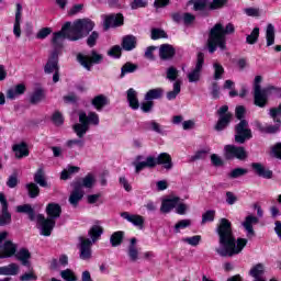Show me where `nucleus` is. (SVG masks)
<instances>
[{
  "label": "nucleus",
  "mask_w": 281,
  "mask_h": 281,
  "mask_svg": "<svg viewBox=\"0 0 281 281\" xmlns=\"http://www.w3.org/2000/svg\"><path fill=\"white\" fill-rule=\"evenodd\" d=\"M216 234L218 236V243L222 248L216 249V254L222 258H232L243 252V249L247 247L249 240L247 238L238 237L234 235V228L229 220L222 217L216 227Z\"/></svg>",
  "instance_id": "obj_1"
},
{
  "label": "nucleus",
  "mask_w": 281,
  "mask_h": 281,
  "mask_svg": "<svg viewBox=\"0 0 281 281\" xmlns=\"http://www.w3.org/2000/svg\"><path fill=\"white\" fill-rule=\"evenodd\" d=\"M93 27H95V22L91 19H79L74 24L66 22L60 31L53 33L52 45H57L63 49L65 40L72 43L81 41L93 32Z\"/></svg>",
  "instance_id": "obj_2"
},
{
  "label": "nucleus",
  "mask_w": 281,
  "mask_h": 281,
  "mask_svg": "<svg viewBox=\"0 0 281 281\" xmlns=\"http://www.w3.org/2000/svg\"><path fill=\"white\" fill-rule=\"evenodd\" d=\"M234 32H236L234 24L228 23L224 26L222 23H216L209 32L206 42L209 54H214L218 48L221 52H225L227 49V35L234 34Z\"/></svg>",
  "instance_id": "obj_3"
},
{
  "label": "nucleus",
  "mask_w": 281,
  "mask_h": 281,
  "mask_svg": "<svg viewBox=\"0 0 281 281\" xmlns=\"http://www.w3.org/2000/svg\"><path fill=\"white\" fill-rule=\"evenodd\" d=\"M15 212L18 214H26L31 222L37 221V225L41 227V236H52V232L56 227V221L45 217L43 214H37L36 216V211L32 207V204L18 205Z\"/></svg>",
  "instance_id": "obj_4"
},
{
  "label": "nucleus",
  "mask_w": 281,
  "mask_h": 281,
  "mask_svg": "<svg viewBox=\"0 0 281 281\" xmlns=\"http://www.w3.org/2000/svg\"><path fill=\"white\" fill-rule=\"evenodd\" d=\"M104 234V228L100 225H93L89 232L88 235L91 239L79 237V258L80 260H91V256L93 255V251L91 250V247H93V243H98L100 240V237Z\"/></svg>",
  "instance_id": "obj_5"
},
{
  "label": "nucleus",
  "mask_w": 281,
  "mask_h": 281,
  "mask_svg": "<svg viewBox=\"0 0 281 281\" xmlns=\"http://www.w3.org/2000/svg\"><path fill=\"white\" fill-rule=\"evenodd\" d=\"M260 82H262V76H256L254 83V104L255 106H259V109H265V106L269 104V95H271L273 91L279 92L280 88L274 86L262 88Z\"/></svg>",
  "instance_id": "obj_6"
},
{
  "label": "nucleus",
  "mask_w": 281,
  "mask_h": 281,
  "mask_svg": "<svg viewBox=\"0 0 281 281\" xmlns=\"http://www.w3.org/2000/svg\"><path fill=\"white\" fill-rule=\"evenodd\" d=\"M216 115L218 116L217 122L214 125V131L216 133H223V131H227L229 124H232V120H234V114L229 112L228 105H222Z\"/></svg>",
  "instance_id": "obj_7"
},
{
  "label": "nucleus",
  "mask_w": 281,
  "mask_h": 281,
  "mask_svg": "<svg viewBox=\"0 0 281 281\" xmlns=\"http://www.w3.org/2000/svg\"><path fill=\"white\" fill-rule=\"evenodd\" d=\"M102 60H104V56L99 54L95 49L91 50L90 56L82 53L77 54V63H79L83 69H87V71H91V67H93V65H100Z\"/></svg>",
  "instance_id": "obj_8"
},
{
  "label": "nucleus",
  "mask_w": 281,
  "mask_h": 281,
  "mask_svg": "<svg viewBox=\"0 0 281 281\" xmlns=\"http://www.w3.org/2000/svg\"><path fill=\"white\" fill-rule=\"evenodd\" d=\"M224 157L227 161H232V159H238L239 161H245L249 155L247 154V149L243 146L236 145H226L224 147Z\"/></svg>",
  "instance_id": "obj_9"
},
{
  "label": "nucleus",
  "mask_w": 281,
  "mask_h": 281,
  "mask_svg": "<svg viewBox=\"0 0 281 281\" xmlns=\"http://www.w3.org/2000/svg\"><path fill=\"white\" fill-rule=\"evenodd\" d=\"M53 45V52L50 53L47 63L44 66V74H54L55 71H60V66L58 65V56L63 52V48L57 44Z\"/></svg>",
  "instance_id": "obj_10"
},
{
  "label": "nucleus",
  "mask_w": 281,
  "mask_h": 281,
  "mask_svg": "<svg viewBox=\"0 0 281 281\" xmlns=\"http://www.w3.org/2000/svg\"><path fill=\"white\" fill-rule=\"evenodd\" d=\"M254 134L251 133V128H249L248 121H239L237 125H235V142L236 144H245L247 139H251Z\"/></svg>",
  "instance_id": "obj_11"
},
{
  "label": "nucleus",
  "mask_w": 281,
  "mask_h": 281,
  "mask_svg": "<svg viewBox=\"0 0 281 281\" xmlns=\"http://www.w3.org/2000/svg\"><path fill=\"white\" fill-rule=\"evenodd\" d=\"M124 25V14L122 13H111L104 16L103 30L109 32L111 27H122Z\"/></svg>",
  "instance_id": "obj_12"
},
{
  "label": "nucleus",
  "mask_w": 281,
  "mask_h": 281,
  "mask_svg": "<svg viewBox=\"0 0 281 281\" xmlns=\"http://www.w3.org/2000/svg\"><path fill=\"white\" fill-rule=\"evenodd\" d=\"M271 120L274 122V125L271 124H262L258 122L256 124L258 131L260 133H265L266 135H276V133H280V126H281V120L280 117H271Z\"/></svg>",
  "instance_id": "obj_13"
},
{
  "label": "nucleus",
  "mask_w": 281,
  "mask_h": 281,
  "mask_svg": "<svg viewBox=\"0 0 281 281\" xmlns=\"http://www.w3.org/2000/svg\"><path fill=\"white\" fill-rule=\"evenodd\" d=\"M162 166L165 170H172L175 164L172 162V156L168 153H161L158 157H154V168Z\"/></svg>",
  "instance_id": "obj_14"
},
{
  "label": "nucleus",
  "mask_w": 281,
  "mask_h": 281,
  "mask_svg": "<svg viewBox=\"0 0 281 281\" xmlns=\"http://www.w3.org/2000/svg\"><path fill=\"white\" fill-rule=\"evenodd\" d=\"M72 191L69 195L68 202L72 207H78V203H80L81 199H85V191L80 189V184H72L71 182Z\"/></svg>",
  "instance_id": "obj_15"
},
{
  "label": "nucleus",
  "mask_w": 281,
  "mask_h": 281,
  "mask_svg": "<svg viewBox=\"0 0 281 281\" xmlns=\"http://www.w3.org/2000/svg\"><path fill=\"white\" fill-rule=\"evenodd\" d=\"M177 55V49L170 44H161L159 46V58L160 60H172Z\"/></svg>",
  "instance_id": "obj_16"
},
{
  "label": "nucleus",
  "mask_w": 281,
  "mask_h": 281,
  "mask_svg": "<svg viewBox=\"0 0 281 281\" xmlns=\"http://www.w3.org/2000/svg\"><path fill=\"white\" fill-rule=\"evenodd\" d=\"M45 212L47 218H50V221H56L57 218H60V215L63 214V206L56 202H50L46 205Z\"/></svg>",
  "instance_id": "obj_17"
},
{
  "label": "nucleus",
  "mask_w": 281,
  "mask_h": 281,
  "mask_svg": "<svg viewBox=\"0 0 281 281\" xmlns=\"http://www.w3.org/2000/svg\"><path fill=\"white\" fill-rule=\"evenodd\" d=\"M121 217L127 221L128 223H132V225H134L135 227H138V229H144V216L131 214L128 212H122Z\"/></svg>",
  "instance_id": "obj_18"
},
{
  "label": "nucleus",
  "mask_w": 281,
  "mask_h": 281,
  "mask_svg": "<svg viewBox=\"0 0 281 281\" xmlns=\"http://www.w3.org/2000/svg\"><path fill=\"white\" fill-rule=\"evenodd\" d=\"M1 207L0 227H5V225H10V223H12V214L8 211V207H10L8 199L1 202Z\"/></svg>",
  "instance_id": "obj_19"
},
{
  "label": "nucleus",
  "mask_w": 281,
  "mask_h": 281,
  "mask_svg": "<svg viewBox=\"0 0 281 281\" xmlns=\"http://www.w3.org/2000/svg\"><path fill=\"white\" fill-rule=\"evenodd\" d=\"M14 258L21 262L22 267H32V263L30 262L32 252H30V249L25 247L20 248L19 251H15Z\"/></svg>",
  "instance_id": "obj_20"
},
{
  "label": "nucleus",
  "mask_w": 281,
  "mask_h": 281,
  "mask_svg": "<svg viewBox=\"0 0 281 281\" xmlns=\"http://www.w3.org/2000/svg\"><path fill=\"white\" fill-rule=\"evenodd\" d=\"M179 201H181V198L179 196H172L162 200L160 212H162V214H170V212H172V210L179 205Z\"/></svg>",
  "instance_id": "obj_21"
},
{
  "label": "nucleus",
  "mask_w": 281,
  "mask_h": 281,
  "mask_svg": "<svg viewBox=\"0 0 281 281\" xmlns=\"http://www.w3.org/2000/svg\"><path fill=\"white\" fill-rule=\"evenodd\" d=\"M258 223V217L254 215L246 216L243 222V227L247 232V238H254L256 236V231H254V225Z\"/></svg>",
  "instance_id": "obj_22"
},
{
  "label": "nucleus",
  "mask_w": 281,
  "mask_h": 281,
  "mask_svg": "<svg viewBox=\"0 0 281 281\" xmlns=\"http://www.w3.org/2000/svg\"><path fill=\"white\" fill-rule=\"evenodd\" d=\"M251 168L257 177H261L262 179H273V171L265 168L262 164L252 162Z\"/></svg>",
  "instance_id": "obj_23"
},
{
  "label": "nucleus",
  "mask_w": 281,
  "mask_h": 281,
  "mask_svg": "<svg viewBox=\"0 0 281 281\" xmlns=\"http://www.w3.org/2000/svg\"><path fill=\"white\" fill-rule=\"evenodd\" d=\"M16 248V244H13L12 240H5L2 247V251H0V260L3 258H12V256H15Z\"/></svg>",
  "instance_id": "obj_24"
},
{
  "label": "nucleus",
  "mask_w": 281,
  "mask_h": 281,
  "mask_svg": "<svg viewBox=\"0 0 281 281\" xmlns=\"http://www.w3.org/2000/svg\"><path fill=\"white\" fill-rule=\"evenodd\" d=\"M72 186H79V190H82V188L91 190V188L95 186V176H93V173H88L81 180L74 181Z\"/></svg>",
  "instance_id": "obj_25"
},
{
  "label": "nucleus",
  "mask_w": 281,
  "mask_h": 281,
  "mask_svg": "<svg viewBox=\"0 0 281 281\" xmlns=\"http://www.w3.org/2000/svg\"><path fill=\"white\" fill-rule=\"evenodd\" d=\"M121 48H123L124 52H133V49L137 48V37H135V35L123 36Z\"/></svg>",
  "instance_id": "obj_26"
},
{
  "label": "nucleus",
  "mask_w": 281,
  "mask_h": 281,
  "mask_svg": "<svg viewBox=\"0 0 281 281\" xmlns=\"http://www.w3.org/2000/svg\"><path fill=\"white\" fill-rule=\"evenodd\" d=\"M137 238L133 237L130 239L127 247V256L131 262H137L139 260V250H137Z\"/></svg>",
  "instance_id": "obj_27"
},
{
  "label": "nucleus",
  "mask_w": 281,
  "mask_h": 281,
  "mask_svg": "<svg viewBox=\"0 0 281 281\" xmlns=\"http://www.w3.org/2000/svg\"><path fill=\"white\" fill-rule=\"evenodd\" d=\"M23 14V5L16 3L15 22L13 25V34L16 38H21V16Z\"/></svg>",
  "instance_id": "obj_28"
},
{
  "label": "nucleus",
  "mask_w": 281,
  "mask_h": 281,
  "mask_svg": "<svg viewBox=\"0 0 281 281\" xmlns=\"http://www.w3.org/2000/svg\"><path fill=\"white\" fill-rule=\"evenodd\" d=\"M134 166L136 175L146 168L153 169L155 168V156H147L145 161L134 162Z\"/></svg>",
  "instance_id": "obj_29"
},
{
  "label": "nucleus",
  "mask_w": 281,
  "mask_h": 281,
  "mask_svg": "<svg viewBox=\"0 0 281 281\" xmlns=\"http://www.w3.org/2000/svg\"><path fill=\"white\" fill-rule=\"evenodd\" d=\"M72 130H74V133H76L77 137L82 139V137L87 135V132L89 131V126L87 125V122L85 121V119L79 116V123H76L72 126Z\"/></svg>",
  "instance_id": "obj_30"
},
{
  "label": "nucleus",
  "mask_w": 281,
  "mask_h": 281,
  "mask_svg": "<svg viewBox=\"0 0 281 281\" xmlns=\"http://www.w3.org/2000/svg\"><path fill=\"white\" fill-rule=\"evenodd\" d=\"M79 117L83 119V122H86L87 126L90 124L98 126V124H100V116L95 112H89L88 115L87 112H79Z\"/></svg>",
  "instance_id": "obj_31"
},
{
  "label": "nucleus",
  "mask_w": 281,
  "mask_h": 281,
  "mask_svg": "<svg viewBox=\"0 0 281 281\" xmlns=\"http://www.w3.org/2000/svg\"><path fill=\"white\" fill-rule=\"evenodd\" d=\"M13 151L15 153V157L18 159H23V157H30V148L25 142L20 144H15L13 146Z\"/></svg>",
  "instance_id": "obj_32"
},
{
  "label": "nucleus",
  "mask_w": 281,
  "mask_h": 281,
  "mask_svg": "<svg viewBox=\"0 0 281 281\" xmlns=\"http://www.w3.org/2000/svg\"><path fill=\"white\" fill-rule=\"evenodd\" d=\"M25 91H26L25 86L23 83H19L13 89H9L7 91V98L9 100H16L18 95H23Z\"/></svg>",
  "instance_id": "obj_33"
},
{
  "label": "nucleus",
  "mask_w": 281,
  "mask_h": 281,
  "mask_svg": "<svg viewBox=\"0 0 281 281\" xmlns=\"http://www.w3.org/2000/svg\"><path fill=\"white\" fill-rule=\"evenodd\" d=\"M91 104L97 111H102L109 104V99L104 94H98L91 100Z\"/></svg>",
  "instance_id": "obj_34"
},
{
  "label": "nucleus",
  "mask_w": 281,
  "mask_h": 281,
  "mask_svg": "<svg viewBox=\"0 0 281 281\" xmlns=\"http://www.w3.org/2000/svg\"><path fill=\"white\" fill-rule=\"evenodd\" d=\"M127 102L133 111H137L139 109V99H137V91L135 89L130 88L127 90Z\"/></svg>",
  "instance_id": "obj_35"
},
{
  "label": "nucleus",
  "mask_w": 281,
  "mask_h": 281,
  "mask_svg": "<svg viewBox=\"0 0 281 281\" xmlns=\"http://www.w3.org/2000/svg\"><path fill=\"white\" fill-rule=\"evenodd\" d=\"M34 182L41 188H48L49 184L47 183V179H45V170L43 168H38L34 173Z\"/></svg>",
  "instance_id": "obj_36"
},
{
  "label": "nucleus",
  "mask_w": 281,
  "mask_h": 281,
  "mask_svg": "<svg viewBox=\"0 0 281 281\" xmlns=\"http://www.w3.org/2000/svg\"><path fill=\"white\" fill-rule=\"evenodd\" d=\"M124 231H116L110 237V244L112 247H120L124 243Z\"/></svg>",
  "instance_id": "obj_37"
},
{
  "label": "nucleus",
  "mask_w": 281,
  "mask_h": 281,
  "mask_svg": "<svg viewBox=\"0 0 281 281\" xmlns=\"http://www.w3.org/2000/svg\"><path fill=\"white\" fill-rule=\"evenodd\" d=\"M25 188L29 199H37V196H41V188L38 187V184L30 182L25 184Z\"/></svg>",
  "instance_id": "obj_38"
},
{
  "label": "nucleus",
  "mask_w": 281,
  "mask_h": 281,
  "mask_svg": "<svg viewBox=\"0 0 281 281\" xmlns=\"http://www.w3.org/2000/svg\"><path fill=\"white\" fill-rule=\"evenodd\" d=\"M19 274V265L10 263L4 267H0V276H18Z\"/></svg>",
  "instance_id": "obj_39"
},
{
  "label": "nucleus",
  "mask_w": 281,
  "mask_h": 281,
  "mask_svg": "<svg viewBox=\"0 0 281 281\" xmlns=\"http://www.w3.org/2000/svg\"><path fill=\"white\" fill-rule=\"evenodd\" d=\"M138 69H139V66L137 64L126 61L121 68L120 78H124L126 74H135Z\"/></svg>",
  "instance_id": "obj_40"
},
{
  "label": "nucleus",
  "mask_w": 281,
  "mask_h": 281,
  "mask_svg": "<svg viewBox=\"0 0 281 281\" xmlns=\"http://www.w3.org/2000/svg\"><path fill=\"white\" fill-rule=\"evenodd\" d=\"M160 98H164L162 88L150 89L145 94V100H149L151 102L153 100H160Z\"/></svg>",
  "instance_id": "obj_41"
},
{
  "label": "nucleus",
  "mask_w": 281,
  "mask_h": 281,
  "mask_svg": "<svg viewBox=\"0 0 281 281\" xmlns=\"http://www.w3.org/2000/svg\"><path fill=\"white\" fill-rule=\"evenodd\" d=\"M267 47H271L276 43V26L268 24L266 30Z\"/></svg>",
  "instance_id": "obj_42"
},
{
  "label": "nucleus",
  "mask_w": 281,
  "mask_h": 281,
  "mask_svg": "<svg viewBox=\"0 0 281 281\" xmlns=\"http://www.w3.org/2000/svg\"><path fill=\"white\" fill-rule=\"evenodd\" d=\"M80 172V167L68 166V169H64L60 173L61 181H67V179H71V175H76Z\"/></svg>",
  "instance_id": "obj_43"
},
{
  "label": "nucleus",
  "mask_w": 281,
  "mask_h": 281,
  "mask_svg": "<svg viewBox=\"0 0 281 281\" xmlns=\"http://www.w3.org/2000/svg\"><path fill=\"white\" fill-rule=\"evenodd\" d=\"M249 276L255 279L262 278V276H265V265L262 263L255 265L249 270Z\"/></svg>",
  "instance_id": "obj_44"
},
{
  "label": "nucleus",
  "mask_w": 281,
  "mask_h": 281,
  "mask_svg": "<svg viewBox=\"0 0 281 281\" xmlns=\"http://www.w3.org/2000/svg\"><path fill=\"white\" fill-rule=\"evenodd\" d=\"M181 93V81L177 80L173 83V90L167 92V100H177V95Z\"/></svg>",
  "instance_id": "obj_45"
},
{
  "label": "nucleus",
  "mask_w": 281,
  "mask_h": 281,
  "mask_svg": "<svg viewBox=\"0 0 281 281\" xmlns=\"http://www.w3.org/2000/svg\"><path fill=\"white\" fill-rule=\"evenodd\" d=\"M43 98H45V91L43 89L38 88L36 89L30 97V103L31 104H38L43 101Z\"/></svg>",
  "instance_id": "obj_46"
},
{
  "label": "nucleus",
  "mask_w": 281,
  "mask_h": 281,
  "mask_svg": "<svg viewBox=\"0 0 281 281\" xmlns=\"http://www.w3.org/2000/svg\"><path fill=\"white\" fill-rule=\"evenodd\" d=\"M258 38H260V27L256 26L249 35L246 37V43L248 45H256L258 43Z\"/></svg>",
  "instance_id": "obj_47"
},
{
  "label": "nucleus",
  "mask_w": 281,
  "mask_h": 281,
  "mask_svg": "<svg viewBox=\"0 0 281 281\" xmlns=\"http://www.w3.org/2000/svg\"><path fill=\"white\" fill-rule=\"evenodd\" d=\"M122 46L113 45L106 54L110 58H113L114 60H120V58H122Z\"/></svg>",
  "instance_id": "obj_48"
},
{
  "label": "nucleus",
  "mask_w": 281,
  "mask_h": 281,
  "mask_svg": "<svg viewBox=\"0 0 281 281\" xmlns=\"http://www.w3.org/2000/svg\"><path fill=\"white\" fill-rule=\"evenodd\" d=\"M215 218H216V211L209 210L202 214L201 225H205V223H214Z\"/></svg>",
  "instance_id": "obj_49"
},
{
  "label": "nucleus",
  "mask_w": 281,
  "mask_h": 281,
  "mask_svg": "<svg viewBox=\"0 0 281 281\" xmlns=\"http://www.w3.org/2000/svg\"><path fill=\"white\" fill-rule=\"evenodd\" d=\"M151 41H159V38H168V33L161 29H151Z\"/></svg>",
  "instance_id": "obj_50"
},
{
  "label": "nucleus",
  "mask_w": 281,
  "mask_h": 281,
  "mask_svg": "<svg viewBox=\"0 0 281 281\" xmlns=\"http://www.w3.org/2000/svg\"><path fill=\"white\" fill-rule=\"evenodd\" d=\"M248 170L245 168H235L228 173V179H238L240 177H245Z\"/></svg>",
  "instance_id": "obj_51"
},
{
  "label": "nucleus",
  "mask_w": 281,
  "mask_h": 281,
  "mask_svg": "<svg viewBox=\"0 0 281 281\" xmlns=\"http://www.w3.org/2000/svg\"><path fill=\"white\" fill-rule=\"evenodd\" d=\"M229 0H213L209 4V10H223Z\"/></svg>",
  "instance_id": "obj_52"
},
{
  "label": "nucleus",
  "mask_w": 281,
  "mask_h": 281,
  "mask_svg": "<svg viewBox=\"0 0 281 281\" xmlns=\"http://www.w3.org/2000/svg\"><path fill=\"white\" fill-rule=\"evenodd\" d=\"M245 115H247V108H245V105H237L235 108L236 120H239V122L246 121Z\"/></svg>",
  "instance_id": "obj_53"
},
{
  "label": "nucleus",
  "mask_w": 281,
  "mask_h": 281,
  "mask_svg": "<svg viewBox=\"0 0 281 281\" xmlns=\"http://www.w3.org/2000/svg\"><path fill=\"white\" fill-rule=\"evenodd\" d=\"M98 38H100V33L93 31L87 38L88 47H95V45H98Z\"/></svg>",
  "instance_id": "obj_54"
},
{
  "label": "nucleus",
  "mask_w": 281,
  "mask_h": 281,
  "mask_svg": "<svg viewBox=\"0 0 281 281\" xmlns=\"http://www.w3.org/2000/svg\"><path fill=\"white\" fill-rule=\"evenodd\" d=\"M192 225V221L190 220H181L175 225V233L179 234L181 229H186Z\"/></svg>",
  "instance_id": "obj_55"
},
{
  "label": "nucleus",
  "mask_w": 281,
  "mask_h": 281,
  "mask_svg": "<svg viewBox=\"0 0 281 281\" xmlns=\"http://www.w3.org/2000/svg\"><path fill=\"white\" fill-rule=\"evenodd\" d=\"M63 280L65 281H78V277L71 271V269H66L60 272Z\"/></svg>",
  "instance_id": "obj_56"
},
{
  "label": "nucleus",
  "mask_w": 281,
  "mask_h": 281,
  "mask_svg": "<svg viewBox=\"0 0 281 281\" xmlns=\"http://www.w3.org/2000/svg\"><path fill=\"white\" fill-rule=\"evenodd\" d=\"M201 71L199 68H194L191 72L188 74L189 82H199L201 80Z\"/></svg>",
  "instance_id": "obj_57"
},
{
  "label": "nucleus",
  "mask_w": 281,
  "mask_h": 281,
  "mask_svg": "<svg viewBox=\"0 0 281 281\" xmlns=\"http://www.w3.org/2000/svg\"><path fill=\"white\" fill-rule=\"evenodd\" d=\"M131 10H139V8H148V0H133L130 3Z\"/></svg>",
  "instance_id": "obj_58"
},
{
  "label": "nucleus",
  "mask_w": 281,
  "mask_h": 281,
  "mask_svg": "<svg viewBox=\"0 0 281 281\" xmlns=\"http://www.w3.org/2000/svg\"><path fill=\"white\" fill-rule=\"evenodd\" d=\"M213 67H214V80H221V78H223V74H225V68H223V65L218 63H215Z\"/></svg>",
  "instance_id": "obj_59"
},
{
  "label": "nucleus",
  "mask_w": 281,
  "mask_h": 281,
  "mask_svg": "<svg viewBox=\"0 0 281 281\" xmlns=\"http://www.w3.org/2000/svg\"><path fill=\"white\" fill-rule=\"evenodd\" d=\"M52 122L55 124V126H63V124H65L63 113H60V111H56L52 116Z\"/></svg>",
  "instance_id": "obj_60"
},
{
  "label": "nucleus",
  "mask_w": 281,
  "mask_h": 281,
  "mask_svg": "<svg viewBox=\"0 0 281 281\" xmlns=\"http://www.w3.org/2000/svg\"><path fill=\"white\" fill-rule=\"evenodd\" d=\"M207 1L210 0H195L193 3V10L195 12H203L207 8Z\"/></svg>",
  "instance_id": "obj_61"
},
{
  "label": "nucleus",
  "mask_w": 281,
  "mask_h": 281,
  "mask_svg": "<svg viewBox=\"0 0 281 281\" xmlns=\"http://www.w3.org/2000/svg\"><path fill=\"white\" fill-rule=\"evenodd\" d=\"M183 243H188V245H191V247L199 246V243H201V235H194L192 237H186L182 239Z\"/></svg>",
  "instance_id": "obj_62"
},
{
  "label": "nucleus",
  "mask_w": 281,
  "mask_h": 281,
  "mask_svg": "<svg viewBox=\"0 0 281 281\" xmlns=\"http://www.w3.org/2000/svg\"><path fill=\"white\" fill-rule=\"evenodd\" d=\"M19 186V175L12 173L7 180V187L14 189Z\"/></svg>",
  "instance_id": "obj_63"
},
{
  "label": "nucleus",
  "mask_w": 281,
  "mask_h": 281,
  "mask_svg": "<svg viewBox=\"0 0 281 281\" xmlns=\"http://www.w3.org/2000/svg\"><path fill=\"white\" fill-rule=\"evenodd\" d=\"M49 34H52V27H43L37 32L36 38H38L40 41H43L47 38Z\"/></svg>",
  "instance_id": "obj_64"
}]
</instances>
